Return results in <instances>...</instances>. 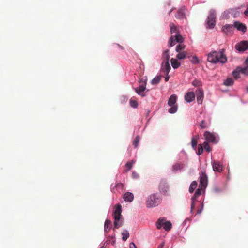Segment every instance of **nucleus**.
Returning <instances> with one entry per match:
<instances>
[{
  "instance_id": "nucleus-1",
  "label": "nucleus",
  "mask_w": 248,
  "mask_h": 248,
  "mask_svg": "<svg viewBox=\"0 0 248 248\" xmlns=\"http://www.w3.org/2000/svg\"><path fill=\"white\" fill-rule=\"evenodd\" d=\"M208 61L216 63L218 62L225 63L227 61V58L223 53V50H221L219 52L213 51L208 55Z\"/></svg>"
},
{
  "instance_id": "nucleus-2",
  "label": "nucleus",
  "mask_w": 248,
  "mask_h": 248,
  "mask_svg": "<svg viewBox=\"0 0 248 248\" xmlns=\"http://www.w3.org/2000/svg\"><path fill=\"white\" fill-rule=\"evenodd\" d=\"M122 207L120 204L117 205V206L113 212V216L114 219V228L113 230L115 228H119L122 226L124 220L122 218Z\"/></svg>"
},
{
  "instance_id": "nucleus-3",
  "label": "nucleus",
  "mask_w": 248,
  "mask_h": 248,
  "mask_svg": "<svg viewBox=\"0 0 248 248\" xmlns=\"http://www.w3.org/2000/svg\"><path fill=\"white\" fill-rule=\"evenodd\" d=\"M161 201V199L156 194H151L147 199L146 205L148 208L157 206Z\"/></svg>"
},
{
  "instance_id": "nucleus-4",
  "label": "nucleus",
  "mask_w": 248,
  "mask_h": 248,
  "mask_svg": "<svg viewBox=\"0 0 248 248\" xmlns=\"http://www.w3.org/2000/svg\"><path fill=\"white\" fill-rule=\"evenodd\" d=\"M216 18V14L215 11L213 10H210L207 19V24L209 28L212 29L215 26Z\"/></svg>"
},
{
  "instance_id": "nucleus-5",
  "label": "nucleus",
  "mask_w": 248,
  "mask_h": 248,
  "mask_svg": "<svg viewBox=\"0 0 248 248\" xmlns=\"http://www.w3.org/2000/svg\"><path fill=\"white\" fill-rule=\"evenodd\" d=\"M183 41V37L179 33H178L175 35H172L170 37L168 43L170 46L171 47L174 46L176 44V43H181Z\"/></svg>"
},
{
  "instance_id": "nucleus-6",
  "label": "nucleus",
  "mask_w": 248,
  "mask_h": 248,
  "mask_svg": "<svg viewBox=\"0 0 248 248\" xmlns=\"http://www.w3.org/2000/svg\"><path fill=\"white\" fill-rule=\"evenodd\" d=\"M208 182L207 176L205 172H202L200 177L199 187L201 189H205Z\"/></svg>"
},
{
  "instance_id": "nucleus-7",
  "label": "nucleus",
  "mask_w": 248,
  "mask_h": 248,
  "mask_svg": "<svg viewBox=\"0 0 248 248\" xmlns=\"http://www.w3.org/2000/svg\"><path fill=\"white\" fill-rule=\"evenodd\" d=\"M235 48L239 51H244L248 48V42L246 41H241L235 45Z\"/></svg>"
},
{
  "instance_id": "nucleus-8",
  "label": "nucleus",
  "mask_w": 248,
  "mask_h": 248,
  "mask_svg": "<svg viewBox=\"0 0 248 248\" xmlns=\"http://www.w3.org/2000/svg\"><path fill=\"white\" fill-rule=\"evenodd\" d=\"M197 102L199 104H202L204 97L203 90L202 88H199L196 91Z\"/></svg>"
},
{
  "instance_id": "nucleus-9",
  "label": "nucleus",
  "mask_w": 248,
  "mask_h": 248,
  "mask_svg": "<svg viewBox=\"0 0 248 248\" xmlns=\"http://www.w3.org/2000/svg\"><path fill=\"white\" fill-rule=\"evenodd\" d=\"M202 189H201L200 187L198 188L196 190V192H195V194H194V195L191 198V201H192L191 205V210H193V209L194 208V202L196 201L197 198L200 195H201V194H202V191H201Z\"/></svg>"
},
{
  "instance_id": "nucleus-10",
  "label": "nucleus",
  "mask_w": 248,
  "mask_h": 248,
  "mask_svg": "<svg viewBox=\"0 0 248 248\" xmlns=\"http://www.w3.org/2000/svg\"><path fill=\"white\" fill-rule=\"evenodd\" d=\"M204 136L206 140L208 142H214L215 141L216 137L214 134L209 131H205Z\"/></svg>"
},
{
  "instance_id": "nucleus-11",
  "label": "nucleus",
  "mask_w": 248,
  "mask_h": 248,
  "mask_svg": "<svg viewBox=\"0 0 248 248\" xmlns=\"http://www.w3.org/2000/svg\"><path fill=\"white\" fill-rule=\"evenodd\" d=\"M212 165L214 171L219 172L222 171L223 170V167L219 162L216 161H213L212 162Z\"/></svg>"
},
{
  "instance_id": "nucleus-12",
  "label": "nucleus",
  "mask_w": 248,
  "mask_h": 248,
  "mask_svg": "<svg viewBox=\"0 0 248 248\" xmlns=\"http://www.w3.org/2000/svg\"><path fill=\"white\" fill-rule=\"evenodd\" d=\"M170 66L169 62H163L161 66V70L165 74L168 75L170 70Z\"/></svg>"
},
{
  "instance_id": "nucleus-13",
  "label": "nucleus",
  "mask_w": 248,
  "mask_h": 248,
  "mask_svg": "<svg viewBox=\"0 0 248 248\" xmlns=\"http://www.w3.org/2000/svg\"><path fill=\"white\" fill-rule=\"evenodd\" d=\"M159 189L160 192L165 193L168 189V186L167 182L164 180H161L159 185Z\"/></svg>"
},
{
  "instance_id": "nucleus-14",
  "label": "nucleus",
  "mask_w": 248,
  "mask_h": 248,
  "mask_svg": "<svg viewBox=\"0 0 248 248\" xmlns=\"http://www.w3.org/2000/svg\"><path fill=\"white\" fill-rule=\"evenodd\" d=\"M234 25L226 24L222 28V31L225 34L232 32L234 29Z\"/></svg>"
},
{
  "instance_id": "nucleus-15",
  "label": "nucleus",
  "mask_w": 248,
  "mask_h": 248,
  "mask_svg": "<svg viewBox=\"0 0 248 248\" xmlns=\"http://www.w3.org/2000/svg\"><path fill=\"white\" fill-rule=\"evenodd\" d=\"M146 82L144 84L140 85L139 87H137L135 89V92L140 95L141 96H144L145 94L143 93V92L146 89Z\"/></svg>"
},
{
  "instance_id": "nucleus-16",
  "label": "nucleus",
  "mask_w": 248,
  "mask_h": 248,
  "mask_svg": "<svg viewBox=\"0 0 248 248\" xmlns=\"http://www.w3.org/2000/svg\"><path fill=\"white\" fill-rule=\"evenodd\" d=\"M234 27L235 28H237V29L238 30L241 31L243 33H245L246 31V30H247L246 26L244 24H243L239 22H237V21L235 22L234 23Z\"/></svg>"
},
{
  "instance_id": "nucleus-17",
  "label": "nucleus",
  "mask_w": 248,
  "mask_h": 248,
  "mask_svg": "<svg viewBox=\"0 0 248 248\" xmlns=\"http://www.w3.org/2000/svg\"><path fill=\"white\" fill-rule=\"evenodd\" d=\"M195 94L193 92H189L185 95V99L187 102H191L194 100Z\"/></svg>"
},
{
  "instance_id": "nucleus-18",
  "label": "nucleus",
  "mask_w": 248,
  "mask_h": 248,
  "mask_svg": "<svg viewBox=\"0 0 248 248\" xmlns=\"http://www.w3.org/2000/svg\"><path fill=\"white\" fill-rule=\"evenodd\" d=\"M185 7H181L175 15V17L177 19H183L185 17Z\"/></svg>"
},
{
  "instance_id": "nucleus-19",
  "label": "nucleus",
  "mask_w": 248,
  "mask_h": 248,
  "mask_svg": "<svg viewBox=\"0 0 248 248\" xmlns=\"http://www.w3.org/2000/svg\"><path fill=\"white\" fill-rule=\"evenodd\" d=\"M123 199L125 202H131L134 199V195L131 192H126L123 196Z\"/></svg>"
},
{
  "instance_id": "nucleus-20",
  "label": "nucleus",
  "mask_w": 248,
  "mask_h": 248,
  "mask_svg": "<svg viewBox=\"0 0 248 248\" xmlns=\"http://www.w3.org/2000/svg\"><path fill=\"white\" fill-rule=\"evenodd\" d=\"M177 99V95L175 94L171 95L169 99L168 104L170 106H172L175 104Z\"/></svg>"
},
{
  "instance_id": "nucleus-21",
  "label": "nucleus",
  "mask_w": 248,
  "mask_h": 248,
  "mask_svg": "<svg viewBox=\"0 0 248 248\" xmlns=\"http://www.w3.org/2000/svg\"><path fill=\"white\" fill-rule=\"evenodd\" d=\"M111 228V221L110 220H106L104 224V231L105 232H108Z\"/></svg>"
},
{
  "instance_id": "nucleus-22",
  "label": "nucleus",
  "mask_w": 248,
  "mask_h": 248,
  "mask_svg": "<svg viewBox=\"0 0 248 248\" xmlns=\"http://www.w3.org/2000/svg\"><path fill=\"white\" fill-rule=\"evenodd\" d=\"M166 221V220L165 218L158 219L156 223V226L157 228L158 229H160L162 227H163L164 223H165Z\"/></svg>"
},
{
  "instance_id": "nucleus-23",
  "label": "nucleus",
  "mask_w": 248,
  "mask_h": 248,
  "mask_svg": "<svg viewBox=\"0 0 248 248\" xmlns=\"http://www.w3.org/2000/svg\"><path fill=\"white\" fill-rule=\"evenodd\" d=\"M187 53L186 51H181L178 52V54L176 55V58L179 60L185 59L186 57L189 58V56H187Z\"/></svg>"
},
{
  "instance_id": "nucleus-24",
  "label": "nucleus",
  "mask_w": 248,
  "mask_h": 248,
  "mask_svg": "<svg viewBox=\"0 0 248 248\" xmlns=\"http://www.w3.org/2000/svg\"><path fill=\"white\" fill-rule=\"evenodd\" d=\"M170 27L171 34L176 33L177 34L179 33L178 29L173 23H170Z\"/></svg>"
},
{
  "instance_id": "nucleus-25",
  "label": "nucleus",
  "mask_w": 248,
  "mask_h": 248,
  "mask_svg": "<svg viewBox=\"0 0 248 248\" xmlns=\"http://www.w3.org/2000/svg\"><path fill=\"white\" fill-rule=\"evenodd\" d=\"M170 62L171 65L174 69H177L180 66V63L176 59L172 58Z\"/></svg>"
},
{
  "instance_id": "nucleus-26",
  "label": "nucleus",
  "mask_w": 248,
  "mask_h": 248,
  "mask_svg": "<svg viewBox=\"0 0 248 248\" xmlns=\"http://www.w3.org/2000/svg\"><path fill=\"white\" fill-rule=\"evenodd\" d=\"M162 59H163V62H169L170 54H169V50L168 49L166 50L163 53Z\"/></svg>"
},
{
  "instance_id": "nucleus-27",
  "label": "nucleus",
  "mask_w": 248,
  "mask_h": 248,
  "mask_svg": "<svg viewBox=\"0 0 248 248\" xmlns=\"http://www.w3.org/2000/svg\"><path fill=\"white\" fill-rule=\"evenodd\" d=\"M235 11V10L233 9H230L227 11H225L222 15L223 18L226 19L228 18L229 17V15L230 14H233Z\"/></svg>"
},
{
  "instance_id": "nucleus-28",
  "label": "nucleus",
  "mask_w": 248,
  "mask_h": 248,
  "mask_svg": "<svg viewBox=\"0 0 248 248\" xmlns=\"http://www.w3.org/2000/svg\"><path fill=\"white\" fill-rule=\"evenodd\" d=\"M115 188L117 189V190L118 191L119 190H122L124 188V185L121 183H118L116 184L114 187L112 188V191L113 192H115Z\"/></svg>"
},
{
  "instance_id": "nucleus-29",
  "label": "nucleus",
  "mask_w": 248,
  "mask_h": 248,
  "mask_svg": "<svg viewBox=\"0 0 248 248\" xmlns=\"http://www.w3.org/2000/svg\"><path fill=\"white\" fill-rule=\"evenodd\" d=\"M129 103L131 107L134 108H137L138 106V103L137 100L134 97H132L130 99Z\"/></svg>"
},
{
  "instance_id": "nucleus-30",
  "label": "nucleus",
  "mask_w": 248,
  "mask_h": 248,
  "mask_svg": "<svg viewBox=\"0 0 248 248\" xmlns=\"http://www.w3.org/2000/svg\"><path fill=\"white\" fill-rule=\"evenodd\" d=\"M197 186V183L196 181H194L192 182L191 183L189 188V191L190 193H193L195 189L196 188Z\"/></svg>"
},
{
  "instance_id": "nucleus-31",
  "label": "nucleus",
  "mask_w": 248,
  "mask_h": 248,
  "mask_svg": "<svg viewBox=\"0 0 248 248\" xmlns=\"http://www.w3.org/2000/svg\"><path fill=\"white\" fill-rule=\"evenodd\" d=\"M241 73L239 66L237 67V68L234 70L232 72V75L235 79H237L239 78V75Z\"/></svg>"
},
{
  "instance_id": "nucleus-32",
  "label": "nucleus",
  "mask_w": 248,
  "mask_h": 248,
  "mask_svg": "<svg viewBox=\"0 0 248 248\" xmlns=\"http://www.w3.org/2000/svg\"><path fill=\"white\" fill-rule=\"evenodd\" d=\"M172 228V225L170 221H166L165 223H164V224L163 225V228L166 231H169Z\"/></svg>"
},
{
  "instance_id": "nucleus-33",
  "label": "nucleus",
  "mask_w": 248,
  "mask_h": 248,
  "mask_svg": "<svg viewBox=\"0 0 248 248\" xmlns=\"http://www.w3.org/2000/svg\"><path fill=\"white\" fill-rule=\"evenodd\" d=\"M185 47L186 46L184 44H179L176 47V51L178 53L181 51H184Z\"/></svg>"
},
{
  "instance_id": "nucleus-34",
  "label": "nucleus",
  "mask_w": 248,
  "mask_h": 248,
  "mask_svg": "<svg viewBox=\"0 0 248 248\" xmlns=\"http://www.w3.org/2000/svg\"><path fill=\"white\" fill-rule=\"evenodd\" d=\"M233 79L231 78H227L224 81V84L226 86H231L233 84Z\"/></svg>"
},
{
  "instance_id": "nucleus-35",
  "label": "nucleus",
  "mask_w": 248,
  "mask_h": 248,
  "mask_svg": "<svg viewBox=\"0 0 248 248\" xmlns=\"http://www.w3.org/2000/svg\"><path fill=\"white\" fill-rule=\"evenodd\" d=\"M183 166H184V165L183 164L176 163L173 166V167H172L173 170L175 171V170H181L183 168Z\"/></svg>"
},
{
  "instance_id": "nucleus-36",
  "label": "nucleus",
  "mask_w": 248,
  "mask_h": 248,
  "mask_svg": "<svg viewBox=\"0 0 248 248\" xmlns=\"http://www.w3.org/2000/svg\"><path fill=\"white\" fill-rule=\"evenodd\" d=\"M122 239L124 241H126L129 237V233L127 230H125L122 232Z\"/></svg>"
},
{
  "instance_id": "nucleus-37",
  "label": "nucleus",
  "mask_w": 248,
  "mask_h": 248,
  "mask_svg": "<svg viewBox=\"0 0 248 248\" xmlns=\"http://www.w3.org/2000/svg\"><path fill=\"white\" fill-rule=\"evenodd\" d=\"M134 163V161L132 160L131 162H128L125 164V167L127 168L125 170V171L127 172L129 170L131 169L133 166V164Z\"/></svg>"
},
{
  "instance_id": "nucleus-38",
  "label": "nucleus",
  "mask_w": 248,
  "mask_h": 248,
  "mask_svg": "<svg viewBox=\"0 0 248 248\" xmlns=\"http://www.w3.org/2000/svg\"><path fill=\"white\" fill-rule=\"evenodd\" d=\"M239 69L241 73L248 76V67H244L243 68L239 66Z\"/></svg>"
},
{
  "instance_id": "nucleus-39",
  "label": "nucleus",
  "mask_w": 248,
  "mask_h": 248,
  "mask_svg": "<svg viewBox=\"0 0 248 248\" xmlns=\"http://www.w3.org/2000/svg\"><path fill=\"white\" fill-rule=\"evenodd\" d=\"M161 79V77L160 76H157L155 77L152 81L151 83L153 85H155L158 84Z\"/></svg>"
},
{
  "instance_id": "nucleus-40",
  "label": "nucleus",
  "mask_w": 248,
  "mask_h": 248,
  "mask_svg": "<svg viewBox=\"0 0 248 248\" xmlns=\"http://www.w3.org/2000/svg\"><path fill=\"white\" fill-rule=\"evenodd\" d=\"M209 125V124H208L205 120H202L200 124V126L202 129H204L208 127Z\"/></svg>"
},
{
  "instance_id": "nucleus-41",
  "label": "nucleus",
  "mask_w": 248,
  "mask_h": 248,
  "mask_svg": "<svg viewBox=\"0 0 248 248\" xmlns=\"http://www.w3.org/2000/svg\"><path fill=\"white\" fill-rule=\"evenodd\" d=\"M140 137L139 136H137L135 139H134L133 144L135 146V147H137L139 144V143L140 142Z\"/></svg>"
},
{
  "instance_id": "nucleus-42",
  "label": "nucleus",
  "mask_w": 248,
  "mask_h": 248,
  "mask_svg": "<svg viewBox=\"0 0 248 248\" xmlns=\"http://www.w3.org/2000/svg\"><path fill=\"white\" fill-rule=\"evenodd\" d=\"M203 147L204 149L207 152H210L211 150L209 143L206 141L203 142Z\"/></svg>"
},
{
  "instance_id": "nucleus-43",
  "label": "nucleus",
  "mask_w": 248,
  "mask_h": 248,
  "mask_svg": "<svg viewBox=\"0 0 248 248\" xmlns=\"http://www.w3.org/2000/svg\"><path fill=\"white\" fill-rule=\"evenodd\" d=\"M192 85L195 87H200L202 86V82L201 81L198 80V79H195L193 82H192Z\"/></svg>"
},
{
  "instance_id": "nucleus-44",
  "label": "nucleus",
  "mask_w": 248,
  "mask_h": 248,
  "mask_svg": "<svg viewBox=\"0 0 248 248\" xmlns=\"http://www.w3.org/2000/svg\"><path fill=\"white\" fill-rule=\"evenodd\" d=\"M177 110V107L176 106L173 105L171 107L169 108L168 111L170 113H174Z\"/></svg>"
},
{
  "instance_id": "nucleus-45",
  "label": "nucleus",
  "mask_w": 248,
  "mask_h": 248,
  "mask_svg": "<svg viewBox=\"0 0 248 248\" xmlns=\"http://www.w3.org/2000/svg\"><path fill=\"white\" fill-rule=\"evenodd\" d=\"M203 149L202 145V144H199L197 155H202L203 153Z\"/></svg>"
},
{
  "instance_id": "nucleus-46",
  "label": "nucleus",
  "mask_w": 248,
  "mask_h": 248,
  "mask_svg": "<svg viewBox=\"0 0 248 248\" xmlns=\"http://www.w3.org/2000/svg\"><path fill=\"white\" fill-rule=\"evenodd\" d=\"M197 145V140L194 138H192V140H191V145H192V148L194 149H195Z\"/></svg>"
},
{
  "instance_id": "nucleus-47",
  "label": "nucleus",
  "mask_w": 248,
  "mask_h": 248,
  "mask_svg": "<svg viewBox=\"0 0 248 248\" xmlns=\"http://www.w3.org/2000/svg\"><path fill=\"white\" fill-rule=\"evenodd\" d=\"M191 62L193 63H199V60L198 59V58L195 56H193L192 58V59L190 60Z\"/></svg>"
},
{
  "instance_id": "nucleus-48",
  "label": "nucleus",
  "mask_w": 248,
  "mask_h": 248,
  "mask_svg": "<svg viewBox=\"0 0 248 248\" xmlns=\"http://www.w3.org/2000/svg\"><path fill=\"white\" fill-rule=\"evenodd\" d=\"M132 177L133 179H138L139 177V175L136 172H133L132 173Z\"/></svg>"
},
{
  "instance_id": "nucleus-49",
  "label": "nucleus",
  "mask_w": 248,
  "mask_h": 248,
  "mask_svg": "<svg viewBox=\"0 0 248 248\" xmlns=\"http://www.w3.org/2000/svg\"><path fill=\"white\" fill-rule=\"evenodd\" d=\"M130 248H137L135 244L133 242H131L129 245Z\"/></svg>"
},
{
  "instance_id": "nucleus-50",
  "label": "nucleus",
  "mask_w": 248,
  "mask_h": 248,
  "mask_svg": "<svg viewBox=\"0 0 248 248\" xmlns=\"http://www.w3.org/2000/svg\"><path fill=\"white\" fill-rule=\"evenodd\" d=\"M164 245H165V243L164 242H163L161 244H160L158 246L157 248H163Z\"/></svg>"
},
{
  "instance_id": "nucleus-51",
  "label": "nucleus",
  "mask_w": 248,
  "mask_h": 248,
  "mask_svg": "<svg viewBox=\"0 0 248 248\" xmlns=\"http://www.w3.org/2000/svg\"><path fill=\"white\" fill-rule=\"evenodd\" d=\"M244 14L246 16H248V5H247L246 10L244 12Z\"/></svg>"
},
{
  "instance_id": "nucleus-52",
  "label": "nucleus",
  "mask_w": 248,
  "mask_h": 248,
  "mask_svg": "<svg viewBox=\"0 0 248 248\" xmlns=\"http://www.w3.org/2000/svg\"><path fill=\"white\" fill-rule=\"evenodd\" d=\"M202 208H203V205L202 206V207L201 209H198L197 210V213L200 214L202 212Z\"/></svg>"
},
{
  "instance_id": "nucleus-53",
  "label": "nucleus",
  "mask_w": 248,
  "mask_h": 248,
  "mask_svg": "<svg viewBox=\"0 0 248 248\" xmlns=\"http://www.w3.org/2000/svg\"><path fill=\"white\" fill-rule=\"evenodd\" d=\"M169 78H170L169 76L166 77L165 78V81L166 82L168 81L169 80Z\"/></svg>"
},
{
  "instance_id": "nucleus-54",
  "label": "nucleus",
  "mask_w": 248,
  "mask_h": 248,
  "mask_svg": "<svg viewBox=\"0 0 248 248\" xmlns=\"http://www.w3.org/2000/svg\"><path fill=\"white\" fill-rule=\"evenodd\" d=\"M118 46L119 47V48H120V49H121L122 50L124 49V48L122 46H121V45H118Z\"/></svg>"
},
{
  "instance_id": "nucleus-55",
  "label": "nucleus",
  "mask_w": 248,
  "mask_h": 248,
  "mask_svg": "<svg viewBox=\"0 0 248 248\" xmlns=\"http://www.w3.org/2000/svg\"><path fill=\"white\" fill-rule=\"evenodd\" d=\"M246 89H247V92L248 93V87H247L246 88Z\"/></svg>"
},
{
  "instance_id": "nucleus-56",
  "label": "nucleus",
  "mask_w": 248,
  "mask_h": 248,
  "mask_svg": "<svg viewBox=\"0 0 248 248\" xmlns=\"http://www.w3.org/2000/svg\"><path fill=\"white\" fill-rule=\"evenodd\" d=\"M172 10H173L172 9H171V10H170V11L169 12V14H170V12H172Z\"/></svg>"
},
{
  "instance_id": "nucleus-57",
  "label": "nucleus",
  "mask_w": 248,
  "mask_h": 248,
  "mask_svg": "<svg viewBox=\"0 0 248 248\" xmlns=\"http://www.w3.org/2000/svg\"><path fill=\"white\" fill-rule=\"evenodd\" d=\"M103 248V247H101V248Z\"/></svg>"
}]
</instances>
